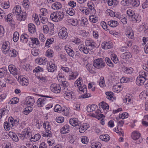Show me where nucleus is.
Segmentation results:
<instances>
[{"label": "nucleus", "instance_id": "f257e3e1", "mask_svg": "<svg viewBox=\"0 0 148 148\" xmlns=\"http://www.w3.org/2000/svg\"><path fill=\"white\" fill-rule=\"evenodd\" d=\"M148 79V73L141 71L139 73V75L137 77L136 83L138 85H142L146 80Z\"/></svg>", "mask_w": 148, "mask_h": 148}, {"label": "nucleus", "instance_id": "f03ea898", "mask_svg": "<svg viewBox=\"0 0 148 148\" xmlns=\"http://www.w3.org/2000/svg\"><path fill=\"white\" fill-rule=\"evenodd\" d=\"M79 89L81 92L82 94V92L84 93V95H81L79 97V98L82 99L83 98H86L90 97L91 96V94L87 93V88L85 85L79 86Z\"/></svg>", "mask_w": 148, "mask_h": 148}, {"label": "nucleus", "instance_id": "7ed1b4c3", "mask_svg": "<svg viewBox=\"0 0 148 148\" xmlns=\"http://www.w3.org/2000/svg\"><path fill=\"white\" fill-rule=\"evenodd\" d=\"M105 63L104 61L101 58L97 59L93 62V65L96 68L98 69H101L105 66Z\"/></svg>", "mask_w": 148, "mask_h": 148}, {"label": "nucleus", "instance_id": "20e7f679", "mask_svg": "<svg viewBox=\"0 0 148 148\" xmlns=\"http://www.w3.org/2000/svg\"><path fill=\"white\" fill-rule=\"evenodd\" d=\"M64 96L65 99L72 101L76 98L75 93L72 91H67L64 94Z\"/></svg>", "mask_w": 148, "mask_h": 148}, {"label": "nucleus", "instance_id": "39448f33", "mask_svg": "<svg viewBox=\"0 0 148 148\" xmlns=\"http://www.w3.org/2000/svg\"><path fill=\"white\" fill-rule=\"evenodd\" d=\"M132 137L134 140L136 141V143H137L139 144L142 141L143 139L140 137V134L137 131H134L132 133Z\"/></svg>", "mask_w": 148, "mask_h": 148}, {"label": "nucleus", "instance_id": "423d86ee", "mask_svg": "<svg viewBox=\"0 0 148 148\" xmlns=\"http://www.w3.org/2000/svg\"><path fill=\"white\" fill-rule=\"evenodd\" d=\"M86 46L88 47V49L92 50L98 47L96 44L92 40H86L85 41Z\"/></svg>", "mask_w": 148, "mask_h": 148}, {"label": "nucleus", "instance_id": "0eeeda50", "mask_svg": "<svg viewBox=\"0 0 148 148\" xmlns=\"http://www.w3.org/2000/svg\"><path fill=\"white\" fill-rule=\"evenodd\" d=\"M58 35L60 38L65 39L68 36L67 29L66 28H62L60 30Z\"/></svg>", "mask_w": 148, "mask_h": 148}, {"label": "nucleus", "instance_id": "6e6552de", "mask_svg": "<svg viewBox=\"0 0 148 148\" xmlns=\"http://www.w3.org/2000/svg\"><path fill=\"white\" fill-rule=\"evenodd\" d=\"M47 100L45 98H40L38 99L37 101L38 106L39 107H43L47 104Z\"/></svg>", "mask_w": 148, "mask_h": 148}, {"label": "nucleus", "instance_id": "1a4fd4ad", "mask_svg": "<svg viewBox=\"0 0 148 148\" xmlns=\"http://www.w3.org/2000/svg\"><path fill=\"white\" fill-rule=\"evenodd\" d=\"M8 69L10 73L13 75H18L19 71L15 68L14 65L11 64L10 65L8 66Z\"/></svg>", "mask_w": 148, "mask_h": 148}, {"label": "nucleus", "instance_id": "9d476101", "mask_svg": "<svg viewBox=\"0 0 148 148\" xmlns=\"http://www.w3.org/2000/svg\"><path fill=\"white\" fill-rule=\"evenodd\" d=\"M6 52L12 57H15L18 54V52L16 50L13 49H8L6 50Z\"/></svg>", "mask_w": 148, "mask_h": 148}, {"label": "nucleus", "instance_id": "9b49d317", "mask_svg": "<svg viewBox=\"0 0 148 148\" xmlns=\"http://www.w3.org/2000/svg\"><path fill=\"white\" fill-rule=\"evenodd\" d=\"M101 47L104 49H109L112 47L113 44L110 42L105 41L102 43Z\"/></svg>", "mask_w": 148, "mask_h": 148}, {"label": "nucleus", "instance_id": "f8f14e48", "mask_svg": "<svg viewBox=\"0 0 148 148\" xmlns=\"http://www.w3.org/2000/svg\"><path fill=\"white\" fill-rule=\"evenodd\" d=\"M47 65H48L47 69L49 72H52L56 70L57 67L55 64L51 62H49V63H47Z\"/></svg>", "mask_w": 148, "mask_h": 148}, {"label": "nucleus", "instance_id": "ddd939ff", "mask_svg": "<svg viewBox=\"0 0 148 148\" xmlns=\"http://www.w3.org/2000/svg\"><path fill=\"white\" fill-rule=\"evenodd\" d=\"M18 79L20 80L19 81L21 84L23 86H27L29 83L28 81L25 78L22 76H20L18 77Z\"/></svg>", "mask_w": 148, "mask_h": 148}, {"label": "nucleus", "instance_id": "4468645a", "mask_svg": "<svg viewBox=\"0 0 148 148\" xmlns=\"http://www.w3.org/2000/svg\"><path fill=\"white\" fill-rule=\"evenodd\" d=\"M87 6L88 7V9L90 10V14H93L95 13V10L94 8V5L92 2H90L88 3Z\"/></svg>", "mask_w": 148, "mask_h": 148}, {"label": "nucleus", "instance_id": "2eb2a0df", "mask_svg": "<svg viewBox=\"0 0 148 148\" xmlns=\"http://www.w3.org/2000/svg\"><path fill=\"white\" fill-rule=\"evenodd\" d=\"M51 90L56 93H58L60 92L61 88L60 86L56 84H54L51 86Z\"/></svg>", "mask_w": 148, "mask_h": 148}, {"label": "nucleus", "instance_id": "dca6fc26", "mask_svg": "<svg viewBox=\"0 0 148 148\" xmlns=\"http://www.w3.org/2000/svg\"><path fill=\"white\" fill-rule=\"evenodd\" d=\"M21 8L19 5H18L16 7H14L13 10V13L16 16L21 14Z\"/></svg>", "mask_w": 148, "mask_h": 148}, {"label": "nucleus", "instance_id": "f3484780", "mask_svg": "<svg viewBox=\"0 0 148 148\" xmlns=\"http://www.w3.org/2000/svg\"><path fill=\"white\" fill-rule=\"evenodd\" d=\"M78 122V119L75 118L70 119L69 120L70 123L71 125L73 126H79V123Z\"/></svg>", "mask_w": 148, "mask_h": 148}, {"label": "nucleus", "instance_id": "a211bd4d", "mask_svg": "<svg viewBox=\"0 0 148 148\" xmlns=\"http://www.w3.org/2000/svg\"><path fill=\"white\" fill-rule=\"evenodd\" d=\"M28 128H26L23 130V135L21 136H22L23 138V140L24 138V137H25L26 138H29L31 134V133L28 131Z\"/></svg>", "mask_w": 148, "mask_h": 148}, {"label": "nucleus", "instance_id": "6ab92c4d", "mask_svg": "<svg viewBox=\"0 0 148 148\" xmlns=\"http://www.w3.org/2000/svg\"><path fill=\"white\" fill-rule=\"evenodd\" d=\"M70 130V128L69 125H66L61 129L60 132L62 134H64L68 133Z\"/></svg>", "mask_w": 148, "mask_h": 148}, {"label": "nucleus", "instance_id": "aec40b11", "mask_svg": "<svg viewBox=\"0 0 148 148\" xmlns=\"http://www.w3.org/2000/svg\"><path fill=\"white\" fill-rule=\"evenodd\" d=\"M34 102V98L28 97L26 98L25 103L27 105H32Z\"/></svg>", "mask_w": 148, "mask_h": 148}, {"label": "nucleus", "instance_id": "412c9836", "mask_svg": "<svg viewBox=\"0 0 148 148\" xmlns=\"http://www.w3.org/2000/svg\"><path fill=\"white\" fill-rule=\"evenodd\" d=\"M65 48L66 52L70 56L73 57L74 56V52L73 49H71V47L70 48L67 46H66L65 47Z\"/></svg>", "mask_w": 148, "mask_h": 148}, {"label": "nucleus", "instance_id": "4be33fe9", "mask_svg": "<svg viewBox=\"0 0 148 148\" xmlns=\"http://www.w3.org/2000/svg\"><path fill=\"white\" fill-rule=\"evenodd\" d=\"M28 29L29 31L31 33H34L36 31L35 26L32 23H30L28 25Z\"/></svg>", "mask_w": 148, "mask_h": 148}, {"label": "nucleus", "instance_id": "5701e85b", "mask_svg": "<svg viewBox=\"0 0 148 148\" xmlns=\"http://www.w3.org/2000/svg\"><path fill=\"white\" fill-rule=\"evenodd\" d=\"M126 35L130 38L132 39L134 37V33L132 30L130 28H128L125 33Z\"/></svg>", "mask_w": 148, "mask_h": 148}, {"label": "nucleus", "instance_id": "b1692460", "mask_svg": "<svg viewBox=\"0 0 148 148\" xmlns=\"http://www.w3.org/2000/svg\"><path fill=\"white\" fill-rule=\"evenodd\" d=\"M8 135L14 141L17 142L18 141V137L14 132H10L9 133Z\"/></svg>", "mask_w": 148, "mask_h": 148}, {"label": "nucleus", "instance_id": "393cba45", "mask_svg": "<svg viewBox=\"0 0 148 148\" xmlns=\"http://www.w3.org/2000/svg\"><path fill=\"white\" fill-rule=\"evenodd\" d=\"M122 70L123 72L127 74L131 73L132 72V68L131 67L123 66L122 68Z\"/></svg>", "mask_w": 148, "mask_h": 148}, {"label": "nucleus", "instance_id": "a878e982", "mask_svg": "<svg viewBox=\"0 0 148 148\" xmlns=\"http://www.w3.org/2000/svg\"><path fill=\"white\" fill-rule=\"evenodd\" d=\"M62 7V5L60 2L55 3L53 4L51 6L52 9L54 10H59Z\"/></svg>", "mask_w": 148, "mask_h": 148}, {"label": "nucleus", "instance_id": "bb28decb", "mask_svg": "<svg viewBox=\"0 0 148 148\" xmlns=\"http://www.w3.org/2000/svg\"><path fill=\"white\" fill-rule=\"evenodd\" d=\"M8 112V110L5 108H3L0 110V119H1L2 117L5 116L6 117Z\"/></svg>", "mask_w": 148, "mask_h": 148}, {"label": "nucleus", "instance_id": "cd10ccee", "mask_svg": "<svg viewBox=\"0 0 148 148\" xmlns=\"http://www.w3.org/2000/svg\"><path fill=\"white\" fill-rule=\"evenodd\" d=\"M79 49L80 51L83 52L84 53L87 54L88 53V50L86 47H85L84 45H80L79 46Z\"/></svg>", "mask_w": 148, "mask_h": 148}, {"label": "nucleus", "instance_id": "c85d7f7f", "mask_svg": "<svg viewBox=\"0 0 148 148\" xmlns=\"http://www.w3.org/2000/svg\"><path fill=\"white\" fill-rule=\"evenodd\" d=\"M50 18L54 21L58 22V18L57 11L54 12L52 13L50 16Z\"/></svg>", "mask_w": 148, "mask_h": 148}, {"label": "nucleus", "instance_id": "c756f323", "mask_svg": "<svg viewBox=\"0 0 148 148\" xmlns=\"http://www.w3.org/2000/svg\"><path fill=\"white\" fill-rule=\"evenodd\" d=\"M58 21H62L63 19L64 15V13L63 11H57Z\"/></svg>", "mask_w": 148, "mask_h": 148}, {"label": "nucleus", "instance_id": "7c9ffc66", "mask_svg": "<svg viewBox=\"0 0 148 148\" xmlns=\"http://www.w3.org/2000/svg\"><path fill=\"white\" fill-rule=\"evenodd\" d=\"M99 106L100 108H102L103 110L108 109L109 106L108 104L103 101L102 102L99 103Z\"/></svg>", "mask_w": 148, "mask_h": 148}, {"label": "nucleus", "instance_id": "2f4dec72", "mask_svg": "<svg viewBox=\"0 0 148 148\" xmlns=\"http://www.w3.org/2000/svg\"><path fill=\"white\" fill-rule=\"evenodd\" d=\"M79 10L82 12L86 15H87L90 14V10L86 7H80L79 8Z\"/></svg>", "mask_w": 148, "mask_h": 148}, {"label": "nucleus", "instance_id": "473e14b6", "mask_svg": "<svg viewBox=\"0 0 148 148\" xmlns=\"http://www.w3.org/2000/svg\"><path fill=\"white\" fill-rule=\"evenodd\" d=\"M35 61L39 64L45 65L46 63L47 60L45 59L44 60L41 58H39L36 60Z\"/></svg>", "mask_w": 148, "mask_h": 148}, {"label": "nucleus", "instance_id": "72a5a7b5", "mask_svg": "<svg viewBox=\"0 0 148 148\" xmlns=\"http://www.w3.org/2000/svg\"><path fill=\"white\" fill-rule=\"evenodd\" d=\"M132 56L131 53L130 52H125L122 53L121 56V58L122 59L129 58Z\"/></svg>", "mask_w": 148, "mask_h": 148}, {"label": "nucleus", "instance_id": "f704fd0d", "mask_svg": "<svg viewBox=\"0 0 148 148\" xmlns=\"http://www.w3.org/2000/svg\"><path fill=\"white\" fill-rule=\"evenodd\" d=\"M16 16L17 20L20 21H24L26 18V16L25 12H23L20 15H17Z\"/></svg>", "mask_w": 148, "mask_h": 148}, {"label": "nucleus", "instance_id": "c9c22d12", "mask_svg": "<svg viewBox=\"0 0 148 148\" xmlns=\"http://www.w3.org/2000/svg\"><path fill=\"white\" fill-rule=\"evenodd\" d=\"M118 24V22L115 21L111 20L108 22V25L112 27H116Z\"/></svg>", "mask_w": 148, "mask_h": 148}, {"label": "nucleus", "instance_id": "e433bc0d", "mask_svg": "<svg viewBox=\"0 0 148 148\" xmlns=\"http://www.w3.org/2000/svg\"><path fill=\"white\" fill-rule=\"evenodd\" d=\"M100 139L102 140L107 142L110 139V136L108 134L102 135L100 136Z\"/></svg>", "mask_w": 148, "mask_h": 148}, {"label": "nucleus", "instance_id": "4c0bfd02", "mask_svg": "<svg viewBox=\"0 0 148 148\" xmlns=\"http://www.w3.org/2000/svg\"><path fill=\"white\" fill-rule=\"evenodd\" d=\"M101 144L98 142H93L91 145V148H101Z\"/></svg>", "mask_w": 148, "mask_h": 148}, {"label": "nucleus", "instance_id": "58836bf2", "mask_svg": "<svg viewBox=\"0 0 148 148\" xmlns=\"http://www.w3.org/2000/svg\"><path fill=\"white\" fill-rule=\"evenodd\" d=\"M97 106L95 105H89L87 106V111L88 112H91L95 110Z\"/></svg>", "mask_w": 148, "mask_h": 148}, {"label": "nucleus", "instance_id": "ea45409f", "mask_svg": "<svg viewBox=\"0 0 148 148\" xmlns=\"http://www.w3.org/2000/svg\"><path fill=\"white\" fill-rule=\"evenodd\" d=\"M52 133L50 131L46 130L45 132L42 133V136L45 137H50L52 136Z\"/></svg>", "mask_w": 148, "mask_h": 148}, {"label": "nucleus", "instance_id": "a19ab883", "mask_svg": "<svg viewBox=\"0 0 148 148\" xmlns=\"http://www.w3.org/2000/svg\"><path fill=\"white\" fill-rule=\"evenodd\" d=\"M141 20L140 16H139L137 14L135 15L134 16V18H133L132 21L134 22L135 23H139Z\"/></svg>", "mask_w": 148, "mask_h": 148}, {"label": "nucleus", "instance_id": "79ce46f5", "mask_svg": "<svg viewBox=\"0 0 148 148\" xmlns=\"http://www.w3.org/2000/svg\"><path fill=\"white\" fill-rule=\"evenodd\" d=\"M78 75L77 72H73L71 73V75L69 76V80L74 79L76 78Z\"/></svg>", "mask_w": 148, "mask_h": 148}, {"label": "nucleus", "instance_id": "37998d69", "mask_svg": "<svg viewBox=\"0 0 148 148\" xmlns=\"http://www.w3.org/2000/svg\"><path fill=\"white\" fill-rule=\"evenodd\" d=\"M89 19L90 21L93 23H96L98 20V17L93 15L90 16L89 17Z\"/></svg>", "mask_w": 148, "mask_h": 148}, {"label": "nucleus", "instance_id": "c03bdc74", "mask_svg": "<svg viewBox=\"0 0 148 148\" xmlns=\"http://www.w3.org/2000/svg\"><path fill=\"white\" fill-rule=\"evenodd\" d=\"M40 135L39 134H35L33 136H32L30 139H32V140L33 141L35 142L38 140L40 138Z\"/></svg>", "mask_w": 148, "mask_h": 148}, {"label": "nucleus", "instance_id": "a18cd8bd", "mask_svg": "<svg viewBox=\"0 0 148 148\" xmlns=\"http://www.w3.org/2000/svg\"><path fill=\"white\" fill-rule=\"evenodd\" d=\"M43 127L45 128L46 130L50 131L51 129V126L50 123L47 122L44 123L43 124Z\"/></svg>", "mask_w": 148, "mask_h": 148}, {"label": "nucleus", "instance_id": "49530a36", "mask_svg": "<svg viewBox=\"0 0 148 148\" xmlns=\"http://www.w3.org/2000/svg\"><path fill=\"white\" fill-rule=\"evenodd\" d=\"M68 22L71 24L73 26H76L78 23L77 20L76 19H69Z\"/></svg>", "mask_w": 148, "mask_h": 148}, {"label": "nucleus", "instance_id": "de8ad7c7", "mask_svg": "<svg viewBox=\"0 0 148 148\" xmlns=\"http://www.w3.org/2000/svg\"><path fill=\"white\" fill-rule=\"evenodd\" d=\"M40 12L41 13L40 14V16L42 15L43 16H46L48 14L47 9L45 8L41 9Z\"/></svg>", "mask_w": 148, "mask_h": 148}, {"label": "nucleus", "instance_id": "09e8293b", "mask_svg": "<svg viewBox=\"0 0 148 148\" xmlns=\"http://www.w3.org/2000/svg\"><path fill=\"white\" fill-rule=\"evenodd\" d=\"M66 13L70 16H73L75 14V11L73 8H69L66 10Z\"/></svg>", "mask_w": 148, "mask_h": 148}, {"label": "nucleus", "instance_id": "8fccbe9b", "mask_svg": "<svg viewBox=\"0 0 148 148\" xmlns=\"http://www.w3.org/2000/svg\"><path fill=\"white\" fill-rule=\"evenodd\" d=\"M19 34L17 32H15L13 34V39L14 42H17L19 38Z\"/></svg>", "mask_w": 148, "mask_h": 148}, {"label": "nucleus", "instance_id": "3c124183", "mask_svg": "<svg viewBox=\"0 0 148 148\" xmlns=\"http://www.w3.org/2000/svg\"><path fill=\"white\" fill-rule=\"evenodd\" d=\"M106 62L108 65L110 67H113L114 64L108 58H106L105 59Z\"/></svg>", "mask_w": 148, "mask_h": 148}, {"label": "nucleus", "instance_id": "603ef678", "mask_svg": "<svg viewBox=\"0 0 148 148\" xmlns=\"http://www.w3.org/2000/svg\"><path fill=\"white\" fill-rule=\"evenodd\" d=\"M39 53V50L38 49H33L31 50V53L34 56H37Z\"/></svg>", "mask_w": 148, "mask_h": 148}, {"label": "nucleus", "instance_id": "864d4df0", "mask_svg": "<svg viewBox=\"0 0 148 148\" xmlns=\"http://www.w3.org/2000/svg\"><path fill=\"white\" fill-rule=\"evenodd\" d=\"M32 108L31 106H28L25 108L24 111V114L27 115L32 112Z\"/></svg>", "mask_w": 148, "mask_h": 148}, {"label": "nucleus", "instance_id": "5fc2aeb1", "mask_svg": "<svg viewBox=\"0 0 148 148\" xmlns=\"http://www.w3.org/2000/svg\"><path fill=\"white\" fill-rule=\"evenodd\" d=\"M99 85L101 87L105 86L104 77H100Z\"/></svg>", "mask_w": 148, "mask_h": 148}, {"label": "nucleus", "instance_id": "6e6d98bb", "mask_svg": "<svg viewBox=\"0 0 148 148\" xmlns=\"http://www.w3.org/2000/svg\"><path fill=\"white\" fill-rule=\"evenodd\" d=\"M127 13L128 16L131 17L132 18H134V16L135 15L134 11L131 10H127Z\"/></svg>", "mask_w": 148, "mask_h": 148}, {"label": "nucleus", "instance_id": "4d7b16f0", "mask_svg": "<svg viewBox=\"0 0 148 148\" xmlns=\"http://www.w3.org/2000/svg\"><path fill=\"white\" fill-rule=\"evenodd\" d=\"M101 25L102 27L106 31H109V29L108 27L107 26L106 23L103 21H102L101 23Z\"/></svg>", "mask_w": 148, "mask_h": 148}, {"label": "nucleus", "instance_id": "13d9d810", "mask_svg": "<svg viewBox=\"0 0 148 148\" xmlns=\"http://www.w3.org/2000/svg\"><path fill=\"white\" fill-rule=\"evenodd\" d=\"M30 40L32 42V45L36 44L37 45H39V42L37 38H30Z\"/></svg>", "mask_w": 148, "mask_h": 148}, {"label": "nucleus", "instance_id": "bf43d9fd", "mask_svg": "<svg viewBox=\"0 0 148 148\" xmlns=\"http://www.w3.org/2000/svg\"><path fill=\"white\" fill-rule=\"evenodd\" d=\"M106 94L107 95L106 98L110 100H111L113 97L112 95L113 94V93L112 92H106Z\"/></svg>", "mask_w": 148, "mask_h": 148}, {"label": "nucleus", "instance_id": "052dcab7", "mask_svg": "<svg viewBox=\"0 0 148 148\" xmlns=\"http://www.w3.org/2000/svg\"><path fill=\"white\" fill-rule=\"evenodd\" d=\"M130 78L123 77L121 78L120 81L121 83H126L129 82L130 81Z\"/></svg>", "mask_w": 148, "mask_h": 148}, {"label": "nucleus", "instance_id": "680f3d73", "mask_svg": "<svg viewBox=\"0 0 148 148\" xmlns=\"http://www.w3.org/2000/svg\"><path fill=\"white\" fill-rule=\"evenodd\" d=\"M128 114L127 112L122 113L121 114H119V117L120 118L122 119H124L125 118H127L128 117Z\"/></svg>", "mask_w": 148, "mask_h": 148}, {"label": "nucleus", "instance_id": "e2e57ef3", "mask_svg": "<svg viewBox=\"0 0 148 148\" xmlns=\"http://www.w3.org/2000/svg\"><path fill=\"white\" fill-rule=\"evenodd\" d=\"M6 14L4 10L0 8V18L2 19L3 17L6 18Z\"/></svg>", "mask_w": 148, "mask_h": 148}, {"label": "nucleus", "instance_id": "0e129e2a", "mask_svg": "<svg viewBox=\"0 0 148 148\" xmlns=\"http://www.w3.org/2000/svg\"><path fill=\"white\" fill-rule=\"evenodd\" d=\"M82 79L80 77H79L75 82V84H77V86H79L82 85V81L81 80Z\"/></svg>", "mask_w": 148, "mask_h": 148}, {"label": "nucleus", "instance_id": "69168bd1", "mask_svg": "<svg viewBox=\"0 0 148 148\" xmlns=\"http://www.w3.org/2000/svg\"><path fill=\"white\" fill-rule=\"evenodd\" d=\"M46 55L48 57H51L53 56V51L51 49H48L46 51Z\"/></svg>", "mask_w": 148, "mask_h": 148}, {"label": "nucleus", "instance_id": "338daca9", "mask_svg": "<svg viewBox=\"0 0 148 148\" xmlns=\"http://www.w3.org/2000/svg\"><path fill=\"white\" fill-rule=\"evenodd\" d=\"M88 128V127L86 126L82 125L80 126L79 129V131L81 133H83L85 130H87Z\"/></svg>", "mask_w": 148, "mask_h": 148}, {"label": "nucleus", "instance_id": "774afa93", "mask_svg": "<svg viewBox=\"0 0 148 148\" xmlns=\"http://www.w3.org/2000/svg\"><path fill=\"white\" fill-rule=\"evenodd\" d=\"M41 18L42 23L43 24H45L47 21L48 19L47 16H40Z\"/></svg>", "mask_w": 148, "mask_h": 148}]
</instances>
